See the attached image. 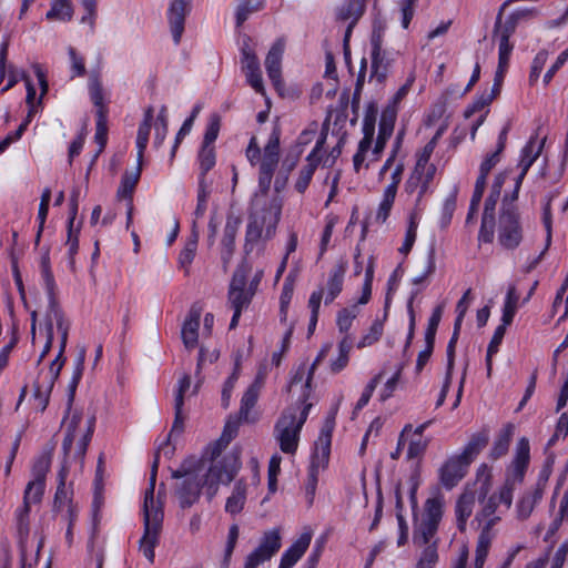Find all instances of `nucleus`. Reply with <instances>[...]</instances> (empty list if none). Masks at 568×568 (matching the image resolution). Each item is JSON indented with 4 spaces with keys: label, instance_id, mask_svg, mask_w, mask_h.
Here are the masks:
<instances>
[{
    "label": "nucleus",
    "instance_id": "nucleus-1",
    "mask_svg": "<svg viewBox=\"0 0 568 568\" xmlns=\"http://www.w3.org/2000/svg\"><path fill=\"white\" fill-rule=\"evenodd\" d=\"M530 463V445L526 437H521L516 445L514 457L506 468V478L498 491L487 496L489 489V476L481 485L479 490L480 508L476 513L473 523H477L480 528L479 536L495 538L494 527L501 520L503 515L507 513L514 498L516 485L524 481L526 471Z\"/></svg>",
    "mask_w": 568,
    "mask_h": 568
},
{
    "label": "nucleus",
    "instance_id": "nucleus-2",
    "mask_svg": "<svg viewBox=\"0 0 568 568\" xmlns=\"http://www.w3.org/2000/svg\"><path fill=\"white\" fill-rule=\"evenodd\" d=\"M193 459L184 460L172 471V477L182 479L175 486V495L180 507L185 509L197 503L202 488L209 500H212L219 490L220 484L229 485L241 468L237 453L225 455L221 462L212 464L204 475H200V465L191 467Z\"/></svg>",
    "mask_w": 568,
    "mask_h": 568
},
{
    "label": "nucleus",
    "instance_id": "nucleus-3",
    "mask_svg": "<svg viewBox=\"0 0 568 568\" xmlns=\"http://www.w3.org/2000/svg\"><path fill=\"white\" fill-rule=\"evenodd\" d=\"M170 437L171 436H168L166 440L155 452L154 460L151 466L149 487L144 494V531L142 538L140 539V550L142 551L143 556L150 561V564L154 562V548L159 544V538L162 531L164 518L163 503L160 500V498H158V500L154 499L156 475L160 464V454H163L164 456L170 458L174 453V448L170 447L169 445Z\"/></svg>",
    "mask_w": 568,
    "mask_h": 568
},
{
    "label": "nucleus",
    "instance_id": "nucleus-4",
    "mask_svg": "<svg viewBox=\"0 0 568 568\" xmlns=\"http://www.w3.org/2000/svg\"><path fill=\"white\" fill-rule=\"evenodd\" d=\"M54 318L57 329L60 334V349L55 359L51 363L49 371H41L33 383V398L37 407L44 412L49 405L50 395L53 389L54 383L58 379L61 368L65 362L63 353L67 347L70 323L64 318L60 311H54Z\"/></svg>",
    "mask_w": 568,
    "mask_h": 568
},
{
    "label": "nucleus",
    "instance_id": "nucleus-5",
    "mask_svg": "<svg viewBox=\"0 0 568 568\" xmlns=\"http://www.w3.org/2000/svg\"><path fill=\"white\" fill-rule=\"evenodd\" d=\"M82 415L74 413L65 425V435L62 442L64 460L62 465L69 467V460L73 459L83 465L89 443L94 433L95 417L87 420V426L81 428Z\"/></svg>",
    "mask_w": 568,
    "mask_h": 568
},
{
    "label": "nucleus",
    "instance_id": "nucleus-6",
    "mask_svg": "<svg viewBox=\"0 0 568 568\" xmlns=\"http://www.w3.org/2000/svg\"><path fill=\"white\" fill-rule=\"evenodd\" d=\"M282 203L273 200L268 206L250 215L245 231L244 251L251 253L260 241L271 240L275 233L281 219Z\"/></svg>",
    "mask_w": 568,
    "mask_h": 568
},
{
    "label": "nucleus",
    "instance_id": "nucleus-7",
    "mask_svg": "<svg viewBox=\"0 0 568 568\" xmlns=\"http://www.w3.org/2000/svg\"><path fill=\"white\" fill-rule=\"evenodd\" d=\"M303 403H305L303 400ZM312 404H304L297 419V409L287 408L275 424V438L280 444V448L285 454H294L298 446L300 433L307 419Z\"/></svg>",
    "mask_w": 568,
    "mask_h": 568
},
{
    "label": "nucleus",
    "instance_id": "nucleus-8",
    "mask_svg": "<svg viewBox=\"0 0 568 568\" xmlns=\"http://www.w3.org/2000/svg\"><path fill=\"white\" fill-rule=\"evenodd\" d=\"M281 135V126L278 123H275L258 161V189L264 195L271 189V183L280 162Z\"/></svg>",
    "mask_w": 568,
    "mask_h": 568
},
{
    "label": "nucleus",
    "instance_id": "nucleus-9",
    "mask_svg": "<svg viewBox=\"0 0 568 568\" xmlns=\"http://www.w3.org/2000/svg\"><path fill=\"white\" fill-rule=\"evenodd\" d=\"M498 242L506 250H515L523 241V226L516 205L503 202L498 219Z\"/></svg>",
    "mask_w": 568,
    "mask_h": 568
},
{
    "label": "nucleus",
    "instance_id": "nucleus-10",
    "mask_svg": "<svg viewBox=\"0 0 568 568\" xmlns=\"http://www.w3.org/2000/svg\"><path fill=\"white\" fill-rule=\"evenodd\" d=\"M385 26L382 22L375 23L371 37V59H372V72L371 80H375L382 84L388 77L392 63L394 62L393 55L383 50V37Z\"/></svg>",
    "mask_w": 568,
    "mask_h": 568
},
{
    "label": "nucleus",
    "instance_id": "nucleus-11",
    "mask_svg": "<svg viewBox=\"0 0 568 568\" xmlns=\"http://www.w3.org/2000/svg\"><path fill=\"white\" fill-rule=\"evenodd\" d=\"M530 12V10H517L503 21L504 10L499 9L493 31V39L498 40V55H511L514 44L509 39L515 33L519 20Z\"/></svg>",
    "mask_w": 568,
    "mask_h": 568
},
{
    "label": "nucleus",
    "instance_id": "nucleus-12",
    "mask_svg": "<svg viewBox=\"0 0 568 568\" xmlns=\"http://www.w3.org/2000/svg\"><path fill=\"white\" fill-rule=\"evenodd\" d=\"M281 546L280 529L274 528L265 531L258 547L246 557L244 568H257L268 561L280 550Z\"/></svg>",
    "mask_w": 568,
    "mask_h": 568
},
{
    "label": "nucleus",
    "instance_id": "nucleus-13",
    "mask_svg": "<svg viewBox=\"0 0 568 568\" xmlns=\"http://www.w3.org/2000/svg\"><path fill=\"white\" fill-rule=\"evenodd\" d=\"M436 166L434 164L424 165L416 162L414 171L405 183V192L408 194L417 193L416 205L419 204L423 196L429 190L434 180Z\"/></svg>",
    "mask_w": 568,
    "mask_h": 568
},
{
    "label": "nucleus",
    "instance_id": "nucleus-14",
    "mask_svg": "<svg viewBox=\"0 0 568 568\" xmlns=\"http://www.w3.org/2000/svg\"><path fill=\"white\" fill-rule=\"evenodd\" d=\"M254 296V290L251 287H247V278L246 274L243 270H237L234 272L227 300L233 310H241L243 311L246 308L252 298Z\"/></svg>",
    "mask_w": 568,
    "mask_h": 568
},
{
    "label": "nucleus",
    "instance_id": "nucleus-15",
    "mask_svg": "<svg viewBox=\"0 0 568 568\" xmlns=\"http://www.w3.org/2000/svg\"><path fill=\"white\" fill-rule=\"evenodd\" d=\"M548 474L541 471L532 489L527 490L517 501L516 511L519 520H526L532 513L535 506L541 500Z\"/></svg>",
    "mask_w": 568,
    "mask_h": 568
},
{
    "label": "nucleus",
    "instance_id": "nucleus-16",
    "mask_svg": "<svg viewBox=\"0 0 568 568\" xmlns=\"http://www.w3.org/2000/svg\"><path fill=\"white\" fill-rule=\"evenodd\" d=\"M141 172H142V164H140V162H138V165L134 171H132V172L125 171L124 174L122 175L121 183H120V186L116 192V196L120 200L128 201V203H126V207H128L126 227H129L130 224L132 223L133 193H134V190H135V187L139 183V180L141 178Z\"/></svg>",
    "mask_w": 568,
    "mask_h": 568
},
{
    "label": "nucleus",
    "instance_id": "nucleus-17",
    "mask_svg": "<svg viewBox=\"0 0 568 568\" xmlns=\"http://www.w3.org/2000/svg\"><path fill=\"white\" fill-rule=\"evenodd\" d=\"M241 223L242 220L237 215L229 214L226 217L223 237L221 241V260L223 262L224 268L227 267L229 263L233 257L235 251V237Z\"/></svg>",
    "mask_w": 568,
    "mask_h": 568
},
{
    "label": "nucleus",
    "instance_id": "nucleus-18",
    "mask_svg": "<svg viewBox=\"0 0 568 568\" xmlns=\"http://www.w3.org/2000/svg\"><path fill=\"white\" fill-rule=\"evenodd\" d=\"M190 3L191 0H173L169 8L168 19L175 44H179L181 41Z\"/></svg>",
    "mask_w": 568,
    "mask_h": 568
},
{
    "label": "nucleus",
    "instance_id": "nucleus-19",
    "mask_svg": "<svg viewBox=\"0 0 568 568\" xmlns=\"http://www.w3.org/2000/svg\"><path fill=\"white\" fill-rule=\"evenodd\" d=\"M468 463L459 455L450 457L440 468V483L447 489H452L465 476Z\"/></svg>",
    "mask_w": 568,
    "mask_h": 568
},
{
    "label": "nucleus",
    "instance_id": "nucleus-20",
    "mask_svg": "<svg viewBox=\"0 0 568 568\" xmlns=\"http://www.w3.org/2000/svg\"><path fill=\"white\" fill-rule=\"evenodd\" d=\"M201 313L200 306L192 305L183 323L181 336L186 349H194L197 345Z\"/></svg>",
    "mask_w": 568,
    "mask_h": 568
},
{
    "label": "nucleus",
    "instance_id": "nucleus-21",
    "mask_svg": "<svg viewBox=\"0 0 568 568\" xmlns=\"http://www.w3.org/2000/svg\"><path fill=\"white\" fill-rule=\"evenodd\" d=\"M497 196L488 195L485 200L481 224L478 233V241L483 243H491L494 241L495 230V209L498 202Z\"/></svg>",
    "mask_w": 568,
    "mask_h": 568
},
{
    "label": "nucleus",
    "instance_id": "nucleus-22",
    "mask_svg": "<svg viewBox=\"0 0 568 568\" xmlns=\"http://www.w3.org/2000/svg\"><path fill=\"white\" fill-rule=\"evenodd\" d=\"M476 503V491L465 490L455 505L456 525L460 532L466 531L467 521L473 515Z\"/></svg>",
    "mask_w": 568,
    "mask_h": 568
},
{
    "label": "nucleus",
    "instance_id": "nucleus-23",
    "mask_svg": "<svg viewBox=\"0 0 568 568\" xmlns=\"http://www.w3.org/2000/svg\"><path fill=\"white\" fill-rule=\"evenodd\" d=\"M284 52V42L277 40L270 49L266 59L265 68L270 80L275 87L281 83V62Z\"/></svg>",
    "mask_w": 568,
    "mask_h": 568
},
{
    "label": "nucleus",
    "instance_id": "nucleus-24",
    "mask_svg": "<svg viewBox=\"0 0 568 568\" xmlns=\"http://www.w3.org/2000/svg\"><path fill=\"white\" fill-rule=\"evenodd\" d=\"M336 410L337 408L332 410L329 415L326 417L325 424L321 430V435L316 442V458L318 459L321 456L323 463H328L332 433L335 426Z\"/></svg>",
    "mask_w": 568,
    "mask_h": 568
},
{
    "label": "nucleus",
    "instance_id": "nucleus-25",
    "mask_svg": "<svg viewBox=\"0 0 568 568\" xmlns=\"http://www.w3.org/2000/svg\"><path fill=\"white\" fill-rule=\"evenodd\" d=\"M438 528L425 524H419L413 532V544L423 549L434 547L438 551L439 538L437 537Z\"/></svg>",
    "mask_w": 568,
    "mask_h": 568
},
{
    "label": "nucleus",
    "instance_id": "nucleus-26",
    "mask_svg": "<svg viewBox=\"0 0 568 568\" xmlns=\"http://www.w3.org/2000/svg\"><path fill=\"white\" fill-rule=\"evenodd\" d=\"M68 475L69 467L67 465H62L61 469L58 473V487L53 500L54 511H60L65 506L69 507L70 505H72L73 491L71 489H68L65 486Z\"/></svg>",
    "mask_w": 568,
    "mask_h": 568
},
{
    "label": "nucleus",
    "instance_id": "nucleus-27",
    "mask_svg": "<svg viewBox=\"0 0 568 568\" xmlns=\"http://www.w3.org/2000/svg\"><path fill=\"white\" fill-rule=\"evenodd\" d=\"M312 540V532L304 531L297 540L293 542V545L282 555L281 560L286 564V566H294L298 559L304 555L307 550Z\"/></svg>",
    "mask_w": 568,
    "mask_h": 568
},
{
    "label": "nucleus",
    "instance_id": "nucleus-28",
    "mask_svg": "<svg viewBox=\"0 0 568 568\" xmlns=\"http://www.w3.org/2000/svg\"><path fill=\"white\" fill-rule=\"evenodd\" d=\"M514 433L515 426L511 423L506 424L500 429L489 453L493 460H497L507 454Z\"/></svg>",
    "mask_w": 568,
    "mask_h": 568
},
{
    "label": "nucleus",
    "instance_id": "nucleus-29",
    "mask_svg": "<svg viewBox=\"0 0 568 568\" xmlns=\"http://www.w3.org/2000/svg\"><path fill=\"white\" fill-rule=\"evenodd\" d=\"M444 500L442 497L428 498L425 503V513L423 515L422 524L439 527V523L443 518Z\"/></svg>",
    "mask_w": 568,
    "mask_h": 568
},
{
    "label": "nucleus",
    "instance_id": "nucleus-30",
    "mask_svg": "<svg viewBox=\"0 0 568 568\" xmlns=\"http://www.w3.org/2000/svg\"><path fill=\"white\" fill-rule=\"evenodd\" d=\"M347 261L341 258L335 263L328 274L327 283H326V292L339 295L343 291L344 277L347 271Z\"/></svg>",
    "mask_w": 568,
    "mask_h": 568
},
{
    "label": "nucleus",
    "instance_id": "nucleus-31",
    "mask_svg": "<svg viewBox=\"0 0 568 568\" xmlns=\"http://www.w3.org/2000/svg\"><path fill=\"white\" fill-rule=\"evenodd\" d=\"M542 148L544 141L538 144L536 136H531L523 148L518 166L520 170H524V174H527L531 165L538 159Z\"/></svg>",
    "mask_w": 568,
    "mask_h": 568
},
{
    "label": "nucleus",
    "instance_id": "nucleus-32",
    "mask_svg": "<svg viewBox=\"0 0 568 568\" xmlns=\"http://www.w3.org/2000/svg\"><path fill=\"white\" fill-rule=\"evenodd\" d=\"M488 439L489 436L487 430H480L474 434L462 454H459L460 458H464L466 463L470 464L475 456H477L481 449L486 447Z\"/></svg>",
    "mask_w": 568,
    "mask_h": 568
},
{
    "label": "nucleus",
    "instance_id": "nucleus-33",
    "mask_svg": "<svg viewBox=\"0 0 568 568\" xmlns=\"http://www.w3.org/2000/svg\"><path fill=\"white\" fill-rule=\"evenodd\" d=\"M366 0H346L336 12V18L339 21H354L357 22L365 11Z\"/></svg>",
    "mask_w": 568,
    "mask_h": 568
},
{
    "label": "nucleus",
    "instance_id": "nucleus-34",
    "mask_svg": "<svg viewBox=\"0 0 568 568\" xmlns=\"http://www.w3.org/2000/svg\"><path fill=\"white\" fill-rule=\"evenodd\" d=\"M246 500V484L243 479L236 481L232 495L227 498L225 504V511L231 515H236L243 510Z\"/></svg>",
    "mask_w": 568,
    "mask_h": 568
},
{
    "label": "nucleus",
    "instance_id": "nucleus-35",
    "mask_svg": "<svg viewBox=\"0 0 568 568\" xmlns=\"http://www.w3.org/2000/svg\"><path fill=\"white\" fill-rule=\"evenodd\" d=\"M195 225L196 223L194 222L191 236L179 255V264L182 268L185 270L186 275L189 274V267L195 257L197 248L199 232L196 231Z\"/></svg>",
    "mask_w": 568,
    "mask_h": 568
},
{
    "label": "nucleus",
    "instance_id": "nucleus-36",
    "mask_svg": "<svg viewBox=\"0 0 568 568\" xmlns=\"http://www.w3.org/2000/svg\"><path fill=\"white\" fill-rule=\"evenodd\" d=\"M73 16L71 0H54L45 18L49 21H70Z\"/></svg>",
    "mask_w": 568,
    "mask_h": 568
},
{
    "label": "nucleus",
    "instance_id": "nucleus-37",
    "mask_svg": "<svg viewBox=\"0 0 568 568\" xmlns=\"http://www.w3.org/2000/svg\"><path fill=\"white\" fill-rule=\"evenodd\" d=\"M239 420H229L224 427L221 438L215 443L211 450V459L214 460L216 457L221 455L223 447L229 445V443L236 436L239 430Z\"/></svg>",
    "mask_w": 568,
    "mask_h": 568
},
{
    "label": "nucleus",
    "instance_id": "nucleus-38",
    "mask_svg": "<svg viewBox=\"0 0 568 568\" xmlns=\"http://www.w3.org/2000/svg\"><path fill=\"white\" fill-rule=\"evenodd\" d=\"M507 327L505 325H498L494 332V335L488 344L486 354V368L487 376L490 377L493 371V356L498 352L499 346L504 339Z\"/></svg>",
    "mask_w": 568,
    "mask_h": 568
},
{
    "label": "nucleus",
    "instance_id": "nucleus-39",
    "mask_svg": "<svg viewBox=\"0 0 568 568\" xmlns=\"http://www.w3.org/2000/svg\"><path fill=\"white\" fill-rule=\"evenodd\" d=\"M358 314L359 307H357V304H352L351 306L339 310L336 317V325L338 331L343 334H346L349 331L353 321L358 316Z\"/></svg>",
    "mask_w": 568,
    "mask_h": 568
},
{
    "label": "nucleus",
    "instance_id": "nucleus-40",
    "mask_svg": "<svg viewBox=\"0 0 568 568\" xmlns=\"http://www.w3.org/2000/svg\"><path fill=\"white\" fill-rule=\"evenodd\" d=\"M260 392L255 387H248L241 399V407L239 412V419L244 422H252L250 418V410L255 406Z\"/></svg>",
    "mask_w": 568,
    "mask_h": 568
},
{
    "label": "nucleus",
    "instance_id": "nucleus-41",
    "mask_svg": "<svg viewBox=\"0 0 568 568\" xmlns=\"http://www.w3.org/2000/svg\"><path fill=\"white\" fill-rule=\"evenodd\" d=\"M264 6V0H242L236 9V26H242L250 14L260 11Z\"/></svg>",
    "mask_w": 568,
    "mask_h": 568
},
{
    "label": "nucleus",
    "instance_id": "nucleus-42",
    "mask_svg": "<svg viewBox=\"0 0 568 568\" xmlns=\"http://www.w3.org/2000/svg\"><path fill=\"white\" fill-rule=\"evenodd\" d=\"M106 114L108 110H97V126H95V134L94 139L95 142L99 144L98 153H101L108 142V126H106ZM98 155H95L97 158Z\"/></svg>",
    "mask_w": 568,
    "mask_h": 568
},
{
    "label": "nucleus",
    "instance_id": "nucleus-43",
    "mask_svg": "<svg viewBox=\"0 0 568 568\" xmlns=\"http://www.w3.org/2000/svg\"><path fill=\"white\" fill-rule=\"evenodd\" d=\"M79 226L74 227V223H68V239L65 245L68 246L69 265L72 271H74L75 267L74 256L79 251Z\"/></svg>",
    "mask_w": 568,
    "mask_h": 568
},
{
    "label": "nucleus",
    "instance_id": "nucleus-44",
    "mask_svg": "<svg viewBox=\"0 0 568 568\" xmlns=\"http://www.w3.org/2000/svg\"><path fill=\"white\" fill-rule=\"evenodd\" d=\"M324 296V288L320 287L318 290L314 291L308 300V307L311 308V317H310V324H308V332L313 333L320 315V307L321 302Z\"/></svg>",
    "mask_w": 568,
    "mask_h": 568
},
{
    "label": "nucleus",
    "instance_id": "nucleus-45",
    "mask_svg": "<svg viewBox=\"0 0 568 568\" xmlns=\"http://www.w3.org/2000/svg\"><path fill=\"white\" fill-rule=\"evenodd\" d=\"M51 453H47L42 454L34 460L31 469V474L33 476L32 480H40L45 483V477L51 466Z\"/></svg>",
    "mask_w": 568,
    "mask_h": 568
},
{
    "label": "nucleus",
    "instance_id": "nucleus-46",
    "mask_svg": "<svg viewBox=\"0 0 568 568\" xmlns=\"http://www.w3.org/2000/svg\"><path fill=\"white\" fill-rule=\"evenodd\" d=\"M30 505L31 504L23 500L22 507H20L17 510V529H18V535L20 537L21 544L29 535Z\"/></svg>",
    "mask_w": 568,
    "mask_h": 568
},
{
    "label": "nucleus",
    "instance_id": "nucleus-47",
    "mask_svg": "<svg viewBox=\"0 0 568 568\" xmlns=\"http://www.w3.org/2000/svg\"><path fill=\"white\" fill-rule=\"evenodd\" d=\"M509 55H498V65L495 72L494 84L490 92L495 97H497L500 93L504 78L509 67Z\"/></svg>",
    "mask_w": 568,
    "mask_h": 568
},
{
    "label": "nucleus",
    "instance_id": "nucleus-48",
    "mask_svg": "<svg viewBox=\"0 0 568 568\" xmlns=\"http://www.w3.org/2000/svg\"><path fill=\"white\" fill-rule=\"evenodd\" d=\"M200 176H205L215 165L214 146H202L199 152Z\"/></svg>",
    "mask_w": 568,
    "mask_h": 568
},
{
    "label": "nucleus",
    "instance_id": "nucleus-49",
    "mask_svg": "<svg viewBox=\"0 0 568 568\" xmlns=\"http://www.w3.org/2000/svg\"><path fill=\"white\" fill-rule=\"evenodd\" d=\"M396 114L397 110L395 105H388L383 110L378 128V130L382 131L383 135L393 134Z\"/></svg>",
    "mask_w": 568,
    "mask_h": 568
},
{
    "label": "nucleus",
    "instance_id": "nucleus-50",
    "mask_svg": "<svg viewBox=\"0 0 568 568\" xmlns=\"http://www.w3.org/2000/svg\"><path fill=\"white\" fill-rule=\"evenodd\" d=\"M44 487H45V483H43V481H40V480L29 481L26 487V490H24L23 500L29 504L40 503L42 499V496L44 494Z\"/></svg>",
    "mask_w": 568,
    "mask_h": 568
},
{
    "label": "nucleus",
    "instance_id": "nucleus-51",
    "mask_svg": "<svg viewBox=\"0 0 568 568\" xmlns=\"http://www.w3.org/2000/svg\"><path fill=\"white\" fill-rule=\"evenodd\" d=\"M201 111V105H195L192 110V113L191 115L183 122L182 126L180 128L176 136H175V142H174V145H173V149H172V153H171V158L173 159L174 155H175V152L179 148V144L181 143V141L184 139V136L186 134L190 133L192 126H193V123H194V120L195 118L197 116L199 112Z\"/></svg>",
    "mask_w": 568,
    "mask_h": 568
},
{
    "label": "nucleus",
    "instance_id": "nucleus-52",
    "mask_svg": "<svg viewBox=\"0 0 568 568\" xmlns=\"http://www.w3.org/2000/svg\"><path fill=\"white\" fill-rule=\"evenodd\" d=\"M457 206V190L454 191L446 197L440 216V226L447 227L452 221L453 214Z\"/></svg>",
    "mask_w": 568,
    "mask_h": 568
},
{
    "label": "nucleus",
    "instance_id": "nucleus-53",
    "mask_svg": "<svg viewBox=\"0 0 568 568\" xmlns=\"http://www.w3.org/2000/svg\"><path fill=\"white\" fill-rule=\"evenodd\" d=\"M168 134V110L165 105H162L155 123V136L154 145L160 146Z\"/></svg>",
    "mask_w": 568,
    "mask_h": 568
},
{
    "label": "nucleus",
    "instance_id": "nucleus-54",
    "mask_svg": "<svg viewBox=\"0 0 568 568\" xmlns=\"http://www.w3.org/2000/svg\"><path fill=\"white\" fill-rule=\"evenodd\" d=\"M151 126H152V124L142 122L140 124V126H139V130H138V135H136V149H138L136 161L140 162V164L143 163L144 151H145V149L148 146L149 136H150V132H151Z\"/></svg>",
    "mask_w": 568,
    "mask_h": 568
},
{
    "label": "nucleus",
    "instance_id": "nucleus-55",
    "mask_svg": "<svg viewBox=\"0 0 568 568\" xmlns=\"http://www.w3.org/2000/svg\"><path fill=\"white\" fill-rule=\"evenodd\" d=\"M382 378V373L374 376L369 383L365 386L359 399L357 400L353 415H356L361 409H363L369 402L374 390L376 389L377 385L379 384Z\"/></svg>",
    "mask_w": 568,
    "mask_h": 568
},
{
    "label": "nucleus",
    "instance_id": "nucleus-56",
    "mask_svg": "<svg viewBox=\"0 0 568 568\" xmlns=\"http://www.w3.org/2000/svg\"><path fill=\"white\" fill-rule=\"evenodd\" d=\"M242 71L245 73L246 71H257L260 67V61L254 53V51L251 49L250 44L247 42H244L242 50Z\"/></svg>",
    "mask_w": 568,
    "mask_h": 568
},
{
    "label": "nucleus",
    "instance_id": "nucleus-57",
    "mask_svg": "<svg viewBox=\"0 0 568 568\" xmlns=\"http://www.w3.org/2000/svg\"><path fill=\"white\" fill-rule=\"evenodd\" d=\"M435 248L430 246L425 257L422 272L413 278V284L418 285L435 272Z\"/></svg>",
    "mask_w": 568,
    "mask_h": 568
},
{
    "label": "nucleus",
    "instance_id": "nucleus-58",
    "mask_svg": "<svg viewBox=\"0 0 568 568\" xmlns=\"http://www.w3.org/2000/svg\"><path fill=\"white\" fill-rule=\"evenodd\" d=\"M383 322L379 320L374 321L369 328V332L362 337V339L357 344V347L364 348L376 343L383 335Z\"/></svg>",
    "mask_w": 568,
    "mask_h": 568
},
{
    "label": "nucleus",
    "instance_id": "nucleus-59",
    "mask_svg": "<svg viewBox=\"0 0 568 568\" xmlns=\"http://www.w3.org/2000/svg\"><path fill=\"white\" fill-rule=\"evenodd\" d=\"M494 538L478 536L476 546L475 568H483Z\"/></svg>",
    "mask_w": 568,
    "mask_h": 568
},
{
    "label": "nucleus",
    "instance_id": "nucleus-60",
    "mask_svg": "<svg viewBox=\"0 0 568 568\" xmlns=\"http://www.w3.org/2000/svg\"><path fill=\"white\" fill-rule=\"evenodd\" d=\"M548 59V52L546 50H540L536 57L534 58L530 67V73H529V84L534 85L538 79L539 75L547 62Z\"/></svg>",
    "mask_w": 568,
    "mask_h": 568
},
{
    "label": "nucleus",
    "instance_id": "nucleus-61",
    "mask_svg": "<svg viewBox=\"0 0 568 568\" xmlns=\"http://www.w3.org/2000/svg\"><path fill=\"white\" fill-rule=\"evenodd\" d=\"M221 126V119L217 114H212L210 122L206 126L202 146H213V143L217 139Z\"/></svg>",
    "mask_w": 568,
    "mask_h": 568
},
{
    "label": "nucleus",
    "instance_id": "nucleus-62",
    "mask_svg": "<svg viewBox=\"0 0 568 568\" xmlns=\"http://www.w3.org/2000/svg\"><path fill=\"white\" fill-rule=\"evenodd\" d=\"M329 345H325L318 353V355L316 356L315 361L313 362V364L311 365V367L308 368L307 371V377H306V381H305V390L303 392V400L306 402V399L308 398L310 396V392H311V383H312V379H313V375H314V372L316 369V367L320 365V363L326 357L328 351H329Z\"/></svg>",
    "mask_w": 568,
    "mask_h": 568
},
{
    "label": "nucleus",
    "instance_id": "nucleus-63",
    "mask_svg": "<svg viewBox=\"0 0 568 568\" xmlns=\"http://www.w3.org/2000/svg\"><path fill=\"white\" fill-rule=\"evenodd\" d=\"M315 171L316 170H314V164H306L301 169V171L298 173V178L294 185L295 190L298 193L303 194L306 191V189L308 187V185L312 181V178H313Z\"/></svg>",
    "mask_w": 568,
    "mask_h": 568
},
{
    "label": "nucleus",
    "instance_id": "nucleus-64",
    "mask_svg": "<svg viewBox=\"0 0 568 568\" xmlns=\"http://www.w3.org/2000/svg\"><path fill=\"white\" fill-rule=\"evenodd\" d=\"M438 551H435L434 547L423 549L415 568H434L438 562Z\"/></svg>",
    "mask_w": 568,
    "mask_h": 568
}]
</instances>
